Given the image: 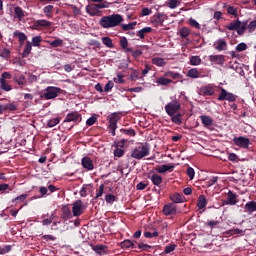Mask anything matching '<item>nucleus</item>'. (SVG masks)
Segmentation results:
<instances>
[{
	"label": "nucleus",
	"instance_id": "obj_50",
	"mask_svg": "<svg viewBox=\"0 0 256 256\" xmlns=\"http://www.w3.org/2000/svg\"><path fill=\"white\" fill-rule=\"evenodd\" d=\"M11 249H13V247L11 245H5L3 247L0 246V255H5V254L9 253L11 251Z\"/></svg>",
	"mask_w": 256,
	"mask_h": 256
},
{
	"label": "nucleus",
	"instance_id": "obj_28",
	"mask_svg": "<svg viewBox=\"0 0 256 256\" xmlns=\"http://www.w3.org/2000/svg\"><path fill=\"white\" fill-rule=\"evenodd\" d=\"M187 77H190V79H199V77H201V73L197 68H192L188 70Z\"/></svg>",
	"mask_w": 256,
	"mask_h": 256
},
{
	"label": "nucleus",
	"instance_id": "obj_61",
	"mask_svg": "<svg viewBox=\"0 0 256 256\" xmlns=\"http://www.w3.org/2000/svg\"><path fill=\"white\" fill-rule=\"evenodd\" d=\"M120 43V47L122 49H127V47H129V42L127 41V38L126 37H122L119 41Z\"/></svg>",
	"mask_w": 256,
	"mask_h": 256
},
{
	"label": "nucleus",
	"instance_id": "obj_40",
	"mask_svg": "<svg viewBox=\"0 0 256 256\" xmlns=\"http://www.w3.org/2000/svg\"><path fill=\"white\" fill-rule=\"evenodd\" d=\"M32 49H33V46L31 45V42H27L26 46H25V49H24V51L22 53V57L24 59L29 57V55L31 54Z\"/></svg>",
	"mask_w": 256,
	"mask_h": 256
},
{
	"label": "nucleus",
	"instance_id": "obj_35",
	"mask_svg": "<svg viewBox=\"0 0 256 256\" xmlns=\"http://www.w3.org/2000/svg\"><path fill=\"white\" fill-rule=\"evenodd\" d=\"M0 89H2L3 91L9 92V91H12L13 86L7 83V80L0 79Z\"/></svg>",
	"mask_w": 256,
	"mask_h": 256
},
{
	"label": "nucleus",
	"instance_id": "obj_42",
	"mask_svg": "<svg viewBox=\"0 0 256 256\" xmlns=\"http://www.w3.org/2000/svg\"><path fill=\"white\" fill-rule=\"evenodd\" d=\"M191 35V30L187 27H183L180 29V37L181 39H187Z\"/></svg>",
	"mask_w": 256,
	"mask_h": 256
},
{
	"label": "nucleus",
	"instance_id": "obj_15",
	"mask_svg": "<svg viewBox=\"0 0 256 256\" xmlns=\"http://www.w3.org/2000/svg\"><path fill=\"white\" fill-rule=\"evenodd\" d=\"M86 12L88 13V15H90V17H96L97 15H99V13H101V11L97 10V6H95V3L86 6Z\"/></svg>",
	"mask_w": 256,
	"mask_h": 256
},
{
	"label": "nucleus",
	"instance_id": "obj_3",
	"mask_svg": "<svg viewBox=\"0 0 256 256\" xmlns=\"http://www.w3.org/2000/svg\"><path fill=\"white\" fill-rule=\"evenodd\" d=\"M150 151L151 148L149 147V144H140L132 150L131 157L132 159L141 160L143 157L149 156Z\"/></svg>",
	"mask_w": 256,
	"mask_h": 256
},
{
	"label": "nucleus",
	"instance_id": "obj_48",
	"mask_svg": "<svg viewBox=\"0 0 256 256\" xmlns=\"http://www.w3.org/2000/svg\"><path fill=\"white\" fill-rule=\"evenodd\" d=\"M190 65H193V66L201 65V57L192 56L190 58Z\"/></svg>",
	"mask_w": 256,
	"mask_h": 256
},
{
	"label": "nucleus",
	"instance_id": "obj_7",
	"mask_svg": "<svg viewBox=\"0 0 256 256\" xmlns=\"http://www.w3.org/2000/svg\"><path fill=\"white\" fill-rule=\"evenodd\" d=\"M218 101H229L230 103H234V101H237V96L228 92L225 88H222L218 96Z\"/></svg>",
	"mask_w": 256,
	"mask_h": 256
},
{
	"label": "nucleus",
	"instance_id": "obj_54",
	"mask_svg": "<svg viewBox=\"0 0 256 256\" xmlns=\"http://www.w3.org/2000/svg\"><path fill=\"white\" fill-rule=\"evenodd\" d=\"M144 237H146V239H153V237H159V232L154 231L153 233L146 231L144 232Z\"/></svg>",
	"mask_w": 256,
	"mask_h": 256
},
{
	"label": "nucleus",
	"instance_id": "obj_59",
	"mask_svg": "<svg viewBox=\"0 0 256 256\" xmlns=\"http://www.w3.org/2000/svg\"><path fill=\"white\" fill-rule=\"evenodd\" d=\"M246 29H248L249 33H253L256 29V20L251 21L249 24H247Z\"/></svg>",
	"mask_w": 256,
	"mask_h": 256
},
{
	"label": "nucleus",
	"instance_id": "obj_8",
	"mask_svg": "<svg viewBox=\"0 0 256 256\" xmlns=\"http://www.w3.org/2000/svg\"><path fill=\"white\" fill-rule=\"evenodd\" d=\"M234 145L237 147H241L242 149H249V146L251 145V140L244 136L235 137L233 139Z\"/></svg>",
	"mask_w": 256,
	"mask_h": 256
},
{
	"label": "nucleus",
	"instance_id": "obj_46",
	"mask_svg": "<svg viewBox=\"0 0 256 256\" xmlns=\"http://www.w3.org/2000/svg\"><path fill=\"white\" fill-rule=\"evenodd\" d=\"M137 25V22H131L128 24H122L121 29L124 31H131V29H135V26Z\"/></svg>",
	"mask_w": 256,
	"mask_h": 256
},
{
	"label": "nucleus",
	"instance_id": "obj_45",
	"mask_svg": "<svg viewBox=\"0 0 256 256\" xmlns=\"http://www.w3.org/2000/svg\"><path fill=\"white\" fill-rule=\"evenodd\" d=\"M105 201L109 205H113V203H115V201H117V197L113 194H106L105 195Z\"/></svg>",
	"mask_w": 256,
	"mask_h": 256
},
{
	"label": "nucleus",
	"instance_id": "obj_57",
	"mask_svg": "<svg viewBox=\"0 0 256 256\" xmlns=\"http://www.w3.org/2000/svg\"><path fill=\"white\" fill-rule=\"evenodd\" d=\"M60 119L59 118H53V119H50L49 121H48V127H56V125H59V123H60Z\"/></svg>",
	"mask_w": 256,
	"mask_h": 256
},
{
	"label": "nucleus",
	"instance_id": "obj_20",
	"mask_svg": "<svg viewBox=\"0 0 256 256\" xmlns=\"http://www.w3.org/2000/svg\"><path fill=\"white\" fill-rule=\"evenodd\" d=\"M92 250L95 251L97 255H107V246L103 244L92 246Z\"/></svg>",
	"mask_w": 256,
	"mask_h": 256
},
{
	"label": "nucleus",
	"instance_id": "obj_62",
	"mask_svg": "<svg viewBox=\"0 0 256 256\" xmlns=\"http://www.w3.org/2000/svg\"><path fill=\"white\" fill-rule=\"evenodd\" d=\"M219 220H210L206 223L207 227H210V229H215L217 225H219Z\"/></svg>",
	"mask_w": 256,
	"mask_h": 256
},
{
	"label": "nucleus",
	"instance_id": "obj_30",
	"mask_svg": "<svg viewBox=\"0 0 256 256\" xmlns=\"http://www.w3.org/2000/svg\"><path fill=\"white\" fill-rule=\"evenodd\" d=\"M72 217H73V214L71 213V209H69L68 206H63L61 218L62 219H71Z\"/></svg>",
	"mask_w": 256,
	"mask_h": 256
},
{
	"label": "nucleus",
	"instance_id": "obj_47",
	"mask_svg": "<svg viewBox=\"0 0 256 256\" xmlns=\"http://www.w3.org/2000/svg\"><path fill=\"white\" fill-rule=\"evenodd\" d=\"M228 15H233L234 17H239L238 9L235 6H228L227 8Z\"/></svg>",
	"mask_w": 256,
	"mask_h": 256
},
{
	"label": "nucleus",
	"instance_id": "obj_16",
	"mask_svg": "<svg viewBox=\"0 0 256 256\" xmlns=\"http://www.w3.org/2000/svg\"><path fill=\"white\" fill-rule=\"evenodd\" d=\"M200 121L206 129H209L211 125H213V118H211V116L201 115Z\"/></svg>",
	"mask_w": 256,
	"mask_h": 256
},
{
	"label": "nucleus",
	"instance_id": "obj_9",
	"mask_svg": "<svg viewBox=\"0 0 256 256\" xmlns=\"http://www.w3.org/2000/svg\"><path fill=\"white\" fill-rule=\"evenodd\" d=\"M162 213L166 216L177 215V213H179V210L177 208V204L168 203V204L164 205Z\"/></svg>",
	"mask_w": 256,
	"mask_h": 256
},
{
	"label": "nucleus",
	"instance_id": "obj_44",
	"mask_svg": "<svg viewBox=\"0 0 256 256\" xmlns=\"http://www.w3.org/2000/svg\"><path fill=\"white\" fill-rule=\"evenodd\" d=\"M0 57H2V59H9V57H11V50L7 48H1Z\"/></svg>",
	"mask_w": 256,
	"mask_h": 256
},
{
	"label": "nucleus",
	"instance_id": "obj_38",
	"mask_svg": "<svg viewBox=\"0 0 256 256\" xmlns=\"http://www.w3.org/2000/svg\"><path fill=\"white\" fill-rule=\"evenodd\" d=\"M14 13H15V17L21 21V19H23V17H25V11H23V9L19 6L15 7L14 9Z\"/></svg>",
	"mask_w": 256,
	"mask_h": 256
},
{
	"label": "nucleus",
	"instance_id": "obj_39",
	"mask_svg": "<svg viewBox=\"0 0 256 256\" xmlns=\"http://www.w3.org/2000/svg\"><path fill=\"white\" fill-rule=\"evenodd\" d=\"M47 43L52 48L63 47V40L61 38L55 39L54 41H47Z\"/></svg>",
	"mask_w": 256,
	"mask_h": 256
},
{
	"label": "nucleus",
	"instance_id": "obj_2",
	"mask_svg": "<svg viewBox=\"0 0 256 256\" xmlns=\"http://www.w3.org/2000/svg\"><path fill=\"white\" fill-rule=\"evenodd\" d=\"M65 91L56 86H48L44 90V93L40 95V99H44L45 101H49L51 99H56L59 95H63Z\"/></svg>",
	"mask_w": 256,
	"mask_h": 256
},
{
	"label": "nucleus",
	"instance_id": "obj_11",
	"mask_svg": "<svg viewBox=\"0 0 256 256\" xmlns=\"http://www.w3.org/2000/svg\"><path fill=\"white\" fill-rule=\"evenodd\" d=\"M121 121V115L119 113L114 112L108 116V128H117V123Z\"/></svg>",
	"mask_w": 256,
	"mask_h": 256
},
{
	"label": "nucleus",
	"instance_id": "obj_23",
	"mask_svg": "<svg viewBox=\"0 0 256 256\" xmlns=\"http://www.w3.org/2000/svg\"><path fill=\"white\" fill-rule=\"evenodd\" d=\"M170 199L172 200V203H183L185 201V196L180 193H174L170 195Z\"/></svg>",
	"mask_w": 256,
	"mask_h": 256
},
{
	"label": "nucleus",
	"instance_id": "obj_25",
	"mask_svg": "<svg viewBox=\"0 0 256 256\" xmlns=\"http://www.w3.org/2000/svg\"><path fill=\"white\" fill-rule=\"evenodd\" d=\"M227 205H237V194L231 190L227 194Z\"/></svg>",
	"mask_w": 256,
	"mask_h": 256
},
{
	"label": "nucleus",
	"instance_id": "obj_33",
	"mask_svg": "<svg viewBox=\"0 0 256 256\" xmlns=\"http://www.w3.org/2000/svg\"><path fill=\"white\" fill-rule=\"evenodd\" d=\"M164 77H168L170 79H183V76L180 73L173 72V71H167L164 73Z\"/></svg>",
	"mask_w": 256,
	"mask_h": 256
},
{
	"label": "nucleus",
	"instance_id": "obj_60",
	"mask_svg": "<svg viewBox=\"0 0 256 256\" xmlns=\"http://www.w3.org/2000/svg\"><path fill=\"white\" fill-rule=\"evenodd\" d=\"M125 155V150L123 148H115L114 157H123Z\"/></svg>",
	"mask_w": 256,
	"mask_h": 256
},
{
	"label": "nucleus",
	"instance_id": "obj_12",
	"mask_svg": "<svg viewBox=\"0 0 256 256\" xmlns=\"http://www.w3.org/2000/svg\"><path fill=\"white\" fill-rule=\"evenodd\" d=\"M81 165L86 171H93L95 169V164H93V160L89 156L82 158Z\"/></svg>",
	"mask_w": 256,
	"mask_h": 256
},
{
	"label": "nucleus",
	"instance_id": "obj_18",
	"mask_svg": "<svg viewBox=\"0 0 256 256\" xmlns=\"http://www.w3.org/2000/svg\"><path fill=\"white\" fill-rule=\"evenodd\" d=\"M148 179L155 185L156 187H159L161 183H163V177L159 174H152L151 176H148Z\"/></svg>",
	"mask_w": 256,
	"mask_h": 256
},
{
	"label": "nucleus",
	"instance_id": "obj_41",
	"mask_svg": "<svg viewBox=\"0 0 256 256\" xmlns=\"http://www.w3.org/2000/svg\"><path fill=\"white\" fill-rule=\"evenodd\" d=\"M35 27H51V22L49 20H37L34 23Z\"/></svg>",
	"mask_w": 256,
	"mask_h": 256
},
{
	"label": "nucleus",
	"instance_id": "obj_52",
	"mask_svg": "<svg viewBox=\"0 0 256 256\" xmlns=\"http://www.w3.org/2000/svg\"><path fill=\"white\" fill-rule=\"evenodd\" d=\"M99 4H95L96 9L99 11V9H107L109 8V2L103 1V2H98Z\"/></svg>",
	"mask_w": 256,
	"mask_h": 256
},
{
	"label": "nucleus",
	"instance_id": "obj_24",
	"mask_svg": "<svg viewBox=\"0 0 256 256\" xmlns=\"http://www.w3.org/2000/svg\"><path fill=\"white\" fill-rule=\"evenodd\" d=\"M155 17L156 18L153 20V24L155 25V27H158V25H161V27H163V23H165V14L158 13Z\"/></svg>",
	"mask_w": 256,
	"mask_h": 256
},
{
	"label": "nucleus",
	"instance_id": "obj_4",
	"mask_svg": "<svg viewBox=\"0 0 256 256\" xmlns=\"http://www.w3.org/2000/svg\"><path fill=\"white\" fill-rule=\"evenodd\" d=\"M83 121V116L78 111H72L68 113L63 121V125H67V123H74L70 129H73L75 125H79Z\"/></svg>",
	"mask_w": 256,
	"mask_h": 256
},
{
	"label": "nucleus",
	"instance_id": "obj_1",
	"mask_svg": "<svg viewBox=\"0 0 256 256\" xmlns=\"http://www.w3.org/2000/svg\"><path fill=\"white\" fill-rule=\"evenodd\" d=\"M123 23V16L121 14H112L109 16H103L100 19V25L103 29H112Z\"/></svg>",
	"mask_w": 256,
	"mask_h": 256
},
{
	"label": "nucleus",
	"instance_id": "obj_27",
	"mask_svg": "<svg viewBox=\"0 0 256 256\" xmlns=\"http://www.w3.org/2000/svg\"><path fill=\"white\" fill-rule=\"evenodd\" d=\"M171 117L172 123H175V125H182L183 124V114L176 113L173 114Z\"/></svg>",
	"mask_w": 256,
	"mask_h": 256
},
{
	"label": "nucleus",
	"instance_id": "obj_21",
	"mask_svg": "<svg viewBox=\"0 0 256 256\" xmlns=\"http://www.w3.org/2000/svg\"><path fill=\"white\" fill-rule=\"evenodd\" d=\"M13 37L18 39L20 45H24V43L27 39V35H25V33L21 32V31H18V30L13 32Z\"/></svg>",
	"mask_w": 256,
	"mask_h": 256
},
{
	"label": "nucleus",
	"instance_id": "obj_22",
	"mask_svg": "<svg viewBox=\"0 0 256 256\" xmlns=\"http://www.w3.org/2000/svg\"><path fill=\"white\" fill-rule=\"evenodd\" d=\"M3 107H4V112L8 111L9 113H15V111L19 109V106L15 102L4 104Z\"/></svg>",
	"mask_w": 256,
	"mask_h": 256
},
{
	"label": "nucleus",
	"instance_id": "obj_36",
	"mask_svg": "<svg viewBox=\"0 0 256 256\" xmlns=\"http://www.w3.org/2000/svg\"><path fill=\"white\" fill-rule=\"evenodd\" d=\"M102 43L105 45V47H108V49H113V47H115V45H113V39H111L109 36L103 37Z\"/></svg>",
	"mask_w": 256,
	"mask_h": 256
},
{
	"label": "nucleus",
	"instance_id": "obj_37",
	"mask_svg": "<svg viewBox=\"0 0 256 256\" xmlns=\"http://www.w3.org/2000/svg\"><path fill=\"white\" fill-rule=\"evenodd\" d=\"M156 83H157L158 85H163V86H165V85H170V83H173V80H171V79H169V78L163 76V77H159V78L156 80Z\"/></svg>",
	"mask_w": 256,
	"mask_h": 256
},
{
	"label": "nucleus",
	"instance_id": "obj_56",
	"mask_svg": "<svg viewBox=\"0 0 256 256\" xmlns=\"http://www.w3.org/2000/svg\"><path fill=\"white\" fill-rule=\"evenodd\" d=\"M131 74L129 76L130 81H137L139 79V72L137 70L131 69Z\"/></svg>",
	"mask_w": 256,
	"mask_h": 256
},
{
	"label": "nucleus",
	"instance_id": "obj_14",
	"mask_svg": "<svg viewBox=\"0 0 256 256\" xmlns=\"http://www.w3.org/2000/svg\"><path fill=\"white\" fill-rule=\"evenodd\" d=\"M209 61H211V63H216V65H223L225 63V56L224 55H210Z\"/></svg>",
	"mask_w": 256,
	"mask_h": 256
},
{
	"label": "nucleus",
	"instance_id": "obj_26",
	"mask_svg": "<svg viewBox=\"0 0 256 256\" xmlns=\"http://www.w3.org/2000/svg\"><path fill=\"white\" fill-rule=\"evenodd\" d=\"M175 169V166L174 165H161V166H158L156 168V171L157 173H167V171H169L171 173V171H173Z\"/></svg>",
	"mask_w": 256,
	"mask_h": 256
},
{
	"label": "nucleus",
	"instance_id": "obj_64",
	"mask_svg": "<svg viewBox=\"0 0 256 256\" xmlns=\"http://www.w3.org/2000/svg\"><path fill=\"white\" fill-rule=\"evenodd\" d=\"M236 51L238 52V53H241V51H247V44H245V43H240V44H238L237 46H236Z\"/></svg>",
	"mask_w": 256,
	"mask_h": 256
},
{
	"label": "nucleus",
	"instance_id": "obj_63",
	"mask_svg": "<svg viewBox=\"0 0 256 256\" xmlns=\"http://www.w3.org/2000/svg\"><path fill=\"white\" fill-rule=\"evenodd\" d=\"M178 5H179V0H169L168 1V7L170 9H177Z\"/></svg>",
	"mask_w": 256,
	"mask_h": 256
},
{
	"label": "nucleus",
	"instance_id": "obj_5",
	"mask_svg": "<svg viewBox=\"0 0 256 256\" xmlns=\"http://www.w3.org/2000/svg\"><path fill=\"white\" fill-rule=\"evenodd\" d=\"M228 31H237L238 35H244L247 29V21L241 22L239 19L232 21L227 26Z\"/></svg>",
	"mask_w": 256,
	"mask_h": 256
},
{
	"label": "nucleus",
	"instance_id": "obj_31",
	"mask_svg": "<svg viewBox=\"0 0 256 256\" xmlns=\"http://www.w3.org/2000/svg\"><path fill=\"white\" fill-rule=\"evenodd\" d=\"M121 249H137L135 244L131 240H124L120 244Z\"/></svg>",
	"mask_w": 256,
	"mask_h": 256
},
{
	"label": "nucleus",
	"instance_id": "obj_10",
	"mask_svg": "<svg viewBox=\"0 0 256 256\" xmlns=\"http://www.w3.org/2000/svg\"><path fill=\"white\" fill-rule=\"evenodd\" d=\"M82 213H83V201L76 200L72 204V214H73V217H81Z\"/></svg>",
	"mask_w": 256,
	"mask_h": 256
},
{
	"label": "nucleus",
	"instance_id": "obj_58",
	"mask_svg": "<svg viewBox=\"0 0 256 256\" xmlns=\"http://www.w3.org/2000/svg\"><path fill=\"white\" fill-rule=\"evenodd\" d=\"M33 47H40L41 45V36H35L32 38Z\"/></svg>",
	"mask_w": 256,
	"mask_h": 256
},
{
	"label": "nucleus",
	"instance_id": "obj_53",
	"mask_svg": "<svg viewBox=\"0 0 256 256\" xmlns=\"http://www.w3.org/2000/svg\"><path fill=\"white\" fill-rule=\"evenodd\" d=\"M53 5H48L43 8V13H45L46 17H49L51 13H53Z\"/></svg>",
	"mask_w": 256,
	"mask_h": 256
},
{
	"label": "nucleus",
	"instance_id": "obj_17",
	"mask_svg": "<svg viewBox=\"0 0 256 256\" xmlns=\"http://www.w3.org/2000/svg\"><path fill=\"white\" fill-rule=\"evenodd\" d=\"M216 51H225L227 49V41L224 39H218L214 44Z\"/></svg>",
	"mask_w": 256,
	"mask_h": 256
},
{
	"label": "nucleus",
	"instance_id": "obj_55",
	"mask_svg": "<svg viewBox=\"0 0 256 256\" xmlns=\"http://www.w3.org/2000/svg\"><path fill=\"white\" fill-rule=\"evenodd\" d=\"M123 74H117L116 78H113L114 83H118L120 85H123L125 83V79H123Z\"/></svg>",
	"mask_w": 256,
	"mask_h": 256
},
{
	"label": "nucleus",
	"instance_id": "obj_51",
	"mask_svg": "<svg viewBox=\"0 0 256 256\" xmlns=\"http://www.w3.org/2000/svg\"><path fill=\"white\" fill-rule=\"evenodd\" d=\"M175 249H177V246L175 244H170L167 245L164 249V253L167 255L169 253H173V251H175Z\"/></svg>",
	"mask_w": 256,
	"mask_h": 256
},
{
	"label": "nucleus",
	"instance_id": "obj_43",
	"mask_svg": "<svg viewBox=\"0 0 256 256\" xmlns=\"http://www.w3.org/2000/svg\"><path fill=\"white\" fill-rule=\"evenodd\" d=\"M120 133H123L124 135H127L128 137H135V135H136L135 129H133V128H130V129L122 128V129H120Z\"/></svg>",
	"mask_w": 256,
	"mask_h": 256
},
{
	"label": "nucleus",
	"instance_id": "obj_49",
	"mask_svg": "<svg viewBox=\"0 0 256 256\" xmlns=\"http://www.w3.org/2000/svg\"><path fill=\"white\" fill-rule=\"evenodd\" d=\"M104 191H105V184H101L99 186V189L96 190V196L94 197V199H99V197H103Z\"/></svg>",
	"mask_w": 256,
	"mask_h": 256
},
{
	"label": "nucleus",
	"instance_id": "obj_19",
	"mask_svg": "<svg viewBox=\"0 0 256 256\" xmlns=\"http://www.w3.org/2000/svg\"><path fill=\"white\" fill-rule=\"evenodd\" d=\"M244 211H245V213H249V215H251V213H255V211H256V202L255 201L247 202L244 206Z\"/></svg>",
	"mask_w": 256,
	"mask_h": 256
},
{
	"label": "nucleus",
	"instance_id": "obj_34",
	"mask_svg": "<svg viewBox=\"0 0 256 256\" xmlns=\"http://www.w3.org/2000/svg\"><path fill=\"white\" fill-rule=\"evenodd\" d=\"M153 65H156L157 67H165L167 65V62H165V59L161 57H154L152 58Z\"/></svg>",
	"mask_w": 256,
	"mask_h": 256
},
{
	"label": "nucleus",
	"instance_id": "obj_13",
	"mask_svg": "<svg viewBox=\"0 0 256 256\" xmlns=\"http://www.w3.org/2000/svg\"><path fill=\"white\" fill-rule=\"evenodd\" d=\"M13 81L20 87H25V85H27V78L23 74H14Z\"/></svg>",
	"mask_w": 256,
	"mask_h": 256
},
{
	"label": "nucleus",
	"instance_id": "obj_6",
	"mask_svg": "<svg viewBox=\"0 0 256 256\" xmlns=\"http://www.w3.org/2000/svg\"><path fill=\"white\" fill-rule=\"evenodd\" d=\"M167 115L173 116L177 113H179V110L181 109V103L177 100H173L170 103L166 104L164 107Z\"/></svg>",
	"mask_w": 256,
	"mask_h": 256
},
{
	"label": "nucleus",
	"instance_id": "obj_32",
	"mask_svg": "<svg viewBox=\"0 0 256 256\" xmlns=\"http://www.w3.org/2000/svg\"><path fill=\"white\" fill-rule=\"evenodd\" d=\"M197 207L198 209H205L207 207V198H205V195L198 197Z\"/></svg>",
	"mask_w": 256,
	"mask_h": 256
},
{
	"label": "nucleus",
	"instance_id": "obj_29",
	"mask_svg": "<svg viewBox=\"0 0 256 256\" xmlns=\"http://www.w3.org/2000/svg\"><path fill=\"white\" fill-rule=\"evenodd\" d=\"M201 93L205 97H212V95H215V89H213L211 86H206L201 89Z\"/></svg>",
	"mask_w": 256,
	"mask_h": 256
}]
</instances>
